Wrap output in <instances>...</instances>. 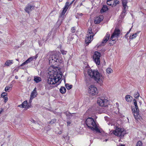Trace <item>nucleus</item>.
<instances>
[{"instance_id":"obj_18","label":"nucleus","mask_w":146,"mask_h":146,"mask_svg":"<svg viewBox=\"0 0 146 146\" xmlns=\"http://www.w3.org/2000/svg\"><path fill=\"white\" fill-rule=\"evenodd\" d=\"M7 93L5 92H3L1 94V96L2 98H3L4 99V102L6 103L8 100V98H7Z\"/></svg>"},{"instance_id":"obj_21","label":"nucleus","mask_w":146,"mask_h":146,"mask_svg":"<svg viewBox=\"0 0 146 146\" xmlns=\"http://www.w3.org/2000/svg\"><path fill=\"white\" fill-rule=\"evenodd\" d=\"M13 63V60H7L5 63V65L8 66H10Z\"/></svg>"},{"instance_id":"obj_13","label":"nucleus","mask_w":146,"mask_h":146,"mask_svg":"<svg viewBox=\"0 0 146 146\" xmlns=\"http://www.w3.org/2000/svg\"><path fill=\"white\" fill-rule=\"evenodd\" d=\"M35 8V6L29 4H28L25 9V11L28 13H29Z\"/></svg>"},{"instance_id":"obj_17","label":"nucleus","mask_w":146,"mask_h":146,"mask_svg":"<svg viewBox=\"0 0 146 146\" xmlns=\"http://www.w3.org/2000/svg\"><path fill=\"white\" fill-rule=\"evenodd\" d=\"M110 36V34L108 33H107L106 34L105 36L103 39L102 41V45H104V44L106 43L109 39Z\"/></svg>"},{"instance_id":"obj_23","label":"nucleus","mask_w":146,"mask_h":146,"mask_svg":"<svg viewBox=\"0 0 146 146\" xmlns=\"http://www.w3.org/2000/svg\"><path fill=\"white\" fill-rule=\"evenodd\" d=\"M108 7L106 5H103L102 9L101 10V13H104L106 12L108 10Z\"/></svg>"},{"instance_id":"obj_15","label":"nucleus","mask_w":146,"mask_h":146,"mask_svg":"<svg viewBox=\"0 0 146 146\" xmlns=\"http://www.w3.org/2000/svg\"><path fill=\"white\" fill-rule=\"evenodd\" d=\"M120 31L119 29H115L114 32L111 36V38H116L117 39V36L119 34Z\"/></svg>"},{"instance_id":"obj_37","label":"nucleus","mask_w":146,"mask_h":146,"mask_svg":"<svg viewBox=\"0 0 146 146\" xmlns=\"http://www.w3.org/2000/svg\"><path fill=\"white\" fill-rule=\"evenodd\" d=\"M56 119H53L49 123L51 124H53L56 122Z\"/></svg>"},{"instance_id":"obj_4","label":"nucleus","mask_w":146,"mask_h":146,"mask_svg":"<svg viewBox=\"0 0 146 146\" xmlns=\"http://www.w3.org/2000/svg\"><path fill=\"white\" fill-rule=\"evenodd\" d=\"M133 101L135 108H132V112L135 119L138 120L140 119L141 117L139 113V109L137 106V100L135 99H134L133 100Z\"/></svg>"},{"instance_id":"obj_44","label":"nucleus","mask_w":146,"mask_h":146,"mask_svg":"<svg viewBox=\"0 0 146 146\" xmlns=\"http://www.w3.org/2000/svg\"><path fill=\"white\" fill-rule=\"evenodd\" d=\"M78 14L80 16H82V15H83V14L82 13H79V14H78Z\"/></svg>"},{"instance_id":"obj_36","label":"nucleus","mask_w":146,"mask_h":146,"mask_svg":"<svg viewBox=\"0 0 146 146\" xmlns=\"http://www.w3.org/2000/svg\"><path fill=\"white\" fill-rule=\"evenodd\" d=\"M66 87L68 90H69L71 89L72 88V85H70L68 84H66Z\"/></svg>"},{"instance_id":"obj_41","label":"nucleus","mask_w":146,"mask_h":146,"mask_svg":"<svg viewBox=\"0 0 146 146\" xmlns=\"http://www.w3.org/2000/svg\"><path fill=\"white\" fill-rule=\"evenodd\" d=\"M3 111V109L2 108H1L0 109V114Z\"/></svg>"},{"instance_id":"obj_52","label":"nucleus","mask_w":146,"mask_h":146,"mask_svg":"<svg viewBox=\"0 0 146 146\" xmlns=\"http://www.w3.org/2000/svg\"><path fill=\"white\" fill-rule=\"evenodd\" d=\"M1 0H0V1H1Z\"/></svg>"},{"instance_id":"obj_34","label":"nucleus","mask_w":146,"mask_h":146,"mask_svg":"<svg viewBox=\"0 0 146 146\" xmlns=\"http://www.w3.org/2000/svg\"><path fill=\"white\" fill-rule=\"evenodd\" d=\"M60 51L62 54L63 55H65L67 53L66 51L62 49H61Z\"/></svg>"},{"instance_id":"obj_32","label":"nucleus","mask_w":146,"mask_h":146,"mask_svg":"<svg viewBox=\"0 0 146 146\" xmlns=\"http://www.w3.org/2000/svg\"><path fill=\"white\" fill-rule=\"evenodd\" d=\"M22 104L23 106V108H25L26 107V106L27 105V101H25L23 102V103Z\"/></svg>"},{"instance_id":"obj_11","label":"nucleus","mask_w":146,"mask_h":146,"mask_svg":"<svg viewBox=\"0 0 146 146\" xmlns=\"http://www.w3.org/2000/svg\"><path fill=\"white\" fill-rule=\"evenodd\" d=\"M119 2L118 0H107V4L112 7H115L119 4Z\"/></svg>"},{"instance_id":"obj_43","label":"nucleus","mask_w":146,"mask_h":146,"mask_svg":"<svg viewBox=\"0 0 146 146\" xmlns=\"http://www.w3.org/2000/svg\"><path fill=\"white\" fill-rule=\"evenodd\" d=\"M71 123V122L70 121H68L67 122V125H69Z\"/></svg>"},{"instance_id":"obj_24","label":"nucleus","mask_w":146,"mask_h":146,"mask_svg":"<svg viewBox=\"0 0 146 146\" xmlns=\"http://www.w3.org/2000/svg\"><path fill=\"white\" fill-rule=\"evenodd\" d=\"M34 80L36 83H38L42 80L41 78L39 77L35 76L34 77Z\"/></svg>"},{"instance_id":"obj_47","label":"nucleus","mask_w":146,"mask_h":146,"mask_svg":"<svg viewBox=\"0 0 146 146\" xmlns=\"http://www.w3.org/2000/svg\"><path fill=\"white\" fill-rule=\"evenodd\" d=\"M15 78L16 79H18V77L17 76H15Z\"/></svg>"},{"instance_id":"obj_31","label":"nucleus","mask_w":146,"mask_h":146,"mask_svg":"<svg viewBox=\"0 0 146 146\" xmlns=\"http://www.w3.org/2000/svg\"><path fill=\"white\" fill-rule=\"evenodd\" d=\"M12 89V86L10 87L9 86H6L5 88V92H7L8 91V90H11Z\"/></svg>"},{"instance_id":"obj_22","label":"nucleus","mask_w":146,"mask_h":146,"mask_svg":"<svg viewBox=\"0 0 146 146\" xmlns=\"http://www.w3.org/2000/svg\"><path fill=\"white\" fill-rule=\"evenodd\" d=\"M116 38L112 39L111 37L109 41V43L110 44V46L113 45L115 42V40H116Z\"/></svg>"},{"instance_id":"obj_5","label":"nucleus","mask_w":146,"mask_h":146,"mask_svg":"<svg viewBox=\"0 0 146 146\" xmlns=\"http://www.w3.org/2000/svg\"><path fill=\"white\" fill-rule=\"evenodd\" d=\"M92 32V29L90 27L88 29V34L85 38V43L86 44L88 45L93 39V37L94 35Z\"/></svg>"},{"instance_id":"obj_40","label":"nucleus","mask_w":146,"mask_h":146,"mask_svg":"<svg viewBox=\"0 0 146 146\" xmlns=\"http://www.w3.org/2000/svg\"><path fill=\"white\" fill-rule=\"evenodd\" d=\"M131 28L129 30V31H128L127 33L125 35V36L126 37H127V35L130 33V32L131 31Z\"/></svg>"},{"instance_id":"obj_49","label":"nucleus","mask_w":146,"mask_h":146,"mask_svg":"<svg viewBox=\"0 0 146 146\" xmlns=\"http://www.w3.org/2000/svg\"><path fill=\"white\" fill-rule=\"evenodd\" d=\"M105 141L106 142V141H108V139H106V140H105Z\"/></svg>"},{"instance_id":"obj_30","label":"nucleus","mask_w":146,"mask_h":146,"mask_svg":"<svg viewBox=\"0 0 146 146\" xmlns=\"http://www.w3.org/2000/svg\"><path fill=\"white\" fill-rule=\"evenodd\" d=\"M86 82L87 83H89L90 81V78L88 76H86L85 78Z\"/></svg>"},{"instance_id":"obj_42","label":"nucleus","mask_w":146,"mask_h":146,"mask_svg":"<svg viewBox=\"0 0 146 146\" xmlns=\"http://www.w3.org/2000/svg\"><path fill=\"white\" fill-rule=\"evenodd\" d=\"M18 107H21V108H23V106L22 104H20V105H18Z\"/></svg>"},{"instance_id":"obj_19","label":"nucleus","mask_w":146,"mask_h":146,"mask_svg":"<svg viewBox=\"0 0 146 146\" xmlns=\"http://www.w3.org/2000/svg\"><path fill=\"white\" fill-rule=\"evenodd\" d=\"M37 57V55L35 56L31 57L29 58H28L26 61L28 63L31 61H32L34 59H36Z\"/></svg>"},{"instance_id":"obj_14","label":"nucleus","mask_w":146,"mask_h":146,"mask_svg":"<svg viewBox=\"0 0 146 146\" xmlns=\"http://www.w3.org/2000/svg\"><path fill=\"white\" fill-rule=\"evenodd\" d=\"M37 94V93L36 92V88H35L32 92L31 93L29 102L30 101V102H31V100L35 98Z\"/></svg>"},{"instance_id":"obj_50","label":"nucleus","mask_w":146,"mask_h":146,"mask_svg":"<svg viewBox=\"0 0 146 146\" xmlns=\"http://www.w3.org/2000/svg\"><path fill=\"white\" fill-rule=\"evenodd\" d=\"M1 40V38H0V41Z\"/></svg>"},{"instance_id":"obj_2","label":"nucleus","mask_w":146,"mask_h":146,"mask_svg":"<svg viewBox=\"0 0 146 146\" xmlns=\"http://www.w3.org/2000/svg\"><path fill=\"white\" fill-rule=\"evenodd\" d=\"M88 73L89 76L93 78L100 85H102L104 80V77L98 70H89Z\"/></svg>"},{"instance_id":"obj_9","label":"nucleus","mask_w":146,"mask_h":146,"mask_svg":"<svg viewBox=\"0 0 146 146\" xmlns=\"http://www.w3.org/2000/svg\"><path fill=\"white\" fill-rule=\"evenodd\" d=\"M73 2V1H72L71 2L70 4H69V3L68 2H66L65 4L64 7L63 8V10L61 13V14L59 17V18L60 19H63L64 17V15L66 13L68 9V7L69 5H71L72 4Z\"/></svg>"},{"instance_id":"obj_6","label":"nucleus","mask_w":146,"mask_h":146,"mask_svg":"<svg viewBox=\"0 0 146 146\" xmlns=\"http://www.w3.org/2000/svg\"><path fill=\"white\" fill-rule=\"evenodd\" d=\"M97 103L101 106L106 107L108 104V100L107 97H101L98 98Z\"/></svg>"},{"instance_id":"obj_8","label":"nucleus","mask_w":146,"mask_h":146,"mask_svg":"<svg viewBox=\"0 0 146 146\" xmlns=\"http://www.w3.org/2000/svg\"><path fill=\"white\" fill-rule=\"evenodd\" d=\"M101 56V54L98 52L96 51L94 53L93 55L94 60L96 63L98 65H100V58Z\"/></svg>"},{"instance_id":"obj_10","label":"nucleus","mask_w":146,"mask_h":146,"mask_svg":"<svg viewBox=\"0 0 146 146\" xmlns=\"http://www.w3.org/2000/svg\"><path fill=\"white\" fill-rule=\"evenodd\" d=\"M123 129L117 127L115 130H113L112 133L117 136L123 135Z\"/></svg>"},{"instance_id":"obj_35","label":"nucleus","mask_w":146,"mask_h":146,"mask_svg":"<svg viewBox=\"0 0 146 146\" xmlns=\"http://www.w3.org/2000/svg\"><path fill=\"white\" fill-rule=\"evenodd\" d=\"M142 143L141 141H139L136 144V146H142Z\"/></svg>"},{"instance_id":"obj_38","label":"nucleus","mask_w":146,"mask_h":146,"mask_svg":"<svg viewBox=\"0 0 146 146\" xmlns=\"http://www.w3.org/2000/svg\"><path fill=\"white\" fill-rule=\"evenodd\" d=\"M76 31V30L74 27H72L71 29V31L72 33H74Z\"/></svg>"},{"instance_id":"obj_29","label":"nucleus","mask_w":146,"mask_h":146,"mask_svg":"<svg viewBox=\"0 0 146 146\" xmlns=\"http://www.w3.org/2000/svg\"><path fill=\"white\" fill-rule=\"evenodd\" d=\"M140 94L138 92H136L134 94V96L136 99L138 98Z\"/></svg>"},{"instance_id":"obj_16","label":"nucleus","mask_w":146,"mask_h":146,"mask_svg":"<svg viewBox=\"0 0 146 146\" xmlns=\"http://www.w3.org/2000/svg\"><path fill=\"white\" fill-rule=\"evenodd\" d=\"M103 19V17L102 15L99 16V17H96L94 20V23L95 24H98L100 23Z\"/></svg>"},{"instance_id":"obj_51","label":"nucleus","mask_w":146,"mask_h":146,"mask_svg":"<svg viewBox=\"0 0 146 146\" xmlns=\"http://www.w3.org/2000/svg\"><path fill=\"white\" fill-rule=\"evenodd\" d=\"M140 98H141V99H142V98L141 97H140Z\"/></svg>"},{"instance_id":"obj_33","label":"nucleus","mask_w":146,"mask_h":146,"mask_svg":"<svg viewBox=\"0 0 146 146\" xmlns=\"http://www.w3.org/2000/svg\"><path fill=\"white\" fill-rule=\"evenodd\" d=\"M137 33H136L130 36L129 38L130 39H133L137 36Z\"/></svg>"},{"instance_id":"obj_46","label":"nucleus","mask_w":146,"mask_h":146,"mask_svg":"<svg viewBox=\"0 0 146 146\" xmlns=\"http://www.w3.org/2000/svg\"><path fill=\"white\" fill-rule=\"evenodd\" d=\"M118 146H125L124 145H122V144H120Z\"/></svg>"},{"instance_id":"obj_27","label":"nucleus","mask_w":146,"mask_h":146,"mask_svg":"<svg viewBox=\"0 0 146 146\" xmlns=\"http://www.w3.org/2000/svg\"><path fill=\"white\" fill-rule=\"evenodd\" d=\"M60 91L61 93L64 94L66 92V89L65 87H61L60 90Z\"/></svg>"},{"instance_id":"obj_25","label":"nucleus","mask_w":146,"mask_h":146,"mask_svg":"<svg viewBox=\"0 0 146 146\" xmlns=\"http://www.w3.org/2000/svg\"><path fill=\"white\" fill-rule=\"evenodd\" d=\"M127 0H123L122 1V4L123 6V7H125H125H128L127 6Z\"/></svg>"},{"instance_id":"obj_48","label":"nucleus","mask_w":146,"mask_h":146,"mask_svg":"<svg viewBox=\"0 0 146 146\" xmlns=\"http://www.w3.org/2000/svg\"><path fill=\"white\" fill-rule=\"evenodd\" d=\"M35 121L34 120H33V119L32 120V122L35 123Z\"/></svg>"},{"instance_id":"obj_39","label":"nucleus","mask_w":146,"mask_h":146,"mask_svg":"<svg viewBox=\"0 0 146 146\" xmlns=\"http://www.w3.org/2000/svg\"><path fill=\"white\" fill-rule=\"evenodd\" d=\"M28 64L27 62L26 61H25V62H24L21 65V66H22L25 64Z\"/></svg>"},{"instance_id":"obj_7","label":"nucleus","mask_w":146,"mask_h":146,"mask_svg":"<svg viewBox=\"0 0 146 146\" xmlns=\"http://www.w3.org/2000/svg\"><path fill=\"white\" fill-rule=\"evenodd\" d=\"M88 92L90 94L93 96L96 95L98 93V91L97 88L92 85L89 87Z\"/></svg>"},{"instance_id":"obj_26","label":"nucleus","mask_w":146,"mask_h":146,"mask_svg":"<svg viewBox=\"0 0 146 146\" xmlns=\"http://www.w3.org/2000/svg\"><path fill=\"white\" fill-rule=\"evenodd\" d=\"M106 73L108 74H110L113 72V70L111 68H108L106 70Z\"/></svg>"},{"instance_id":"obj_3","label":"nucleus","mask_w":146,"mask_h":146,"mask_svg":"<svg viewBox=\"0 0 146 146\" xmlns=\"http://www.w3.org/2000/svg\"><path fill=\"white\" fill-rule=\"evenodd\" d=\"M86 123L88 127L91 130H95L97 132H100V130L98 128L97 125L92 118H88L86 120Z\"/></svg>"},{"instance_id":"obj_45","label":"nucleus","mask_w":146,"mask_h":146,"mask_svg":"<svg viewBox=\"0 0 146 146\" xmlns=\"http://www.w3.org/2000/svg\"><path fill=\"white\" fill-rule=\"evenodd\" d=\"M139 103H140V105H141V103H142V102H141V100H139Z\"/></svg>"},{"instance_id":"obj_20","label":"nucleus","mask_w":146,"mask_h":146,"mask_svg":"<svg viewBox=\"0 0 146 146\" xmlns=\"http://www.w3.org/2000/svg\"><path fill=\"white\" fill-rule=\"evenodd\" d=\"M125 99L127 101L130 102L132 100V97L130 95H127L125 96Z\"/></svg>"},{"instance_id":"obj_28","label":"nucleus","mask_w":146,"mask_h":146,"mask_svg":"<svg viewBox=\"0 0 146 146\" xmlns=\"http://www.w3.org/2000/svg\"><path fill=\"white\" fill-rule=\"evenodd\" d=\"M128 7H125H125H123V10L121 15L124 16L125 15L126 11Z\"/></svg>"},{"instance_id":"obj_1","label":"nucleus","mask_w":146,"mask_h":146,"mask_svg":"<svg viewBox=\"0 0 146 146\" xmlns=\"http://www.w3.org/2000/svg\"><path fill=\"white\" fill-rule=\"evenodd\" d=\"M48 71L49 75L48 80V84H54L57 82L60 83L62 75L60 69L58 68H54L53 66H51L48 68Z\"/></svg>"},{"instance_id":"obj_12","label":"nucleus","mask_w":146,"mask_h":146,"mask_svg":"<svg viewBox=\"0 0 146 146\" xmlns=\"http://www.w3.org/2000/svg\"><path fill=\"white\" fill-rule=\"evenodd\" d=\"M58 57L55 54H53L51 57L49 58V63H54L57 62L58 60Z\"/></svg>"}]
</instances>
